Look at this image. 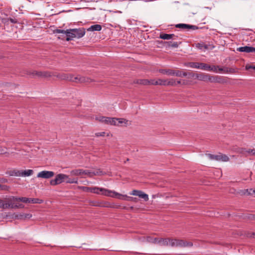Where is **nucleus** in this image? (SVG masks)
I'll list each match as a JSON object with an SVG mask.
<instances>
[{"instance_id":"603ef678","label":"nucleus","mask_w":255,"mask_h":255,"mask_svg":"<svg viewBox=\"0 0 255 255\" xmlns=\"http://www.w3.org/2000/svg\"><path fill=\"white\" fill-rule=\"evenodd\" d=\"M185 81L184 80L183 81V82L182 83V81L181 80H177L176 81V85H178V84H185Z\"/></svg>"},{"instance_id":"412c9836","label":"nucleus","mask_w":255,"mask_h":255,"mask_svg":"<svg viewBox=\"0 0 255 255\" xmlns=\"http://www.w3.org/2000/svg\"><path fill=\"white\" fill-rule=\"evenodd\" d=\"M13 200L19 201L25 203H30L31 198L27 197H16L13 196Z\"/></svg>"},{"instance_id":"ea45409f","label":"nucleus","mask_w":255,"mask_h":255,"mask_svg":"<svg viewBox=\"0 0 255 255\" xmlns=\"http://www.w3.org/2000/svg\"><path fill=\"white\" fill-rule=\"evenodd\" d=\"M206 155L209 157L210 159L218 161V159H219L218 155H214V154H210V153L207 154Z\"/></svg>"},{"instance_id":"a878e982","label":"nucleus","mask_w":255,"mask_h":255,"mask_svg":"<svg viewBox=\"0 0 255 255\" xmlns=\"http://www.w3.org/2000/svg\"><path fill=\"white\" fill-rule=\"evenodd\" d=\"M196 47L199 48V49L202 50L203 49H208L209 48L212 49L214 46L210 45H207L204 44L203 43H198L196 44Z\"/></svg>"},{"instance_id":"09e8293b","label":"nucleus","mask_w":255,"mask_h":255,"mask_svg":"<svg viewBox=\"0 0 255 255\" xmlns=\"http://www.w3.org/2000/svg\"><path fill=\"white\" fill-rule=\"evenodd\" d=\"M6 148L5 147H2L0 146V154H3L6 152Z\"/></svg>"},{"instance_id":"5fc2aeb1","label":"nucleus","mask_w":255,"mask_h":255,"mask_svg":"<svg viewBox=\"0 0 255 255\" xmlns=\"http://www.w3.org/2000/svg\"><path fill=\"white\" fill-rule=\"evenodd\" d=\"M92 205L95 206H100L99 203L94 202H92Z\"/></svg>"},{"instance_id":"1a4fd4ad","label":"nucleus","mask_w":255,"mask_h":255,"mask_svg":"<svg viewBox=\"0 0 255 255\" xmlns=\"http://www.w3.org/2000/svg\"><path fill=\"white\" fill-rule=\"evenodd\" d=\"M130 195L137 196L145 201H147L149 200L148 195L141 190H133L130 193Z\"/></svg>"},{"instance_id":"8fccbe9b","label":"nucleus","mask_w":255,"mask_h":255,"mask_svg":"<svg viewBox=\"0 0 255 255\" xmlns=\"http://www.w3.org/2000/svg\"><path fill=\"white\" fill-rule=\"evenodd\" d=\"M170 43H171V45H170V46H171V47H174V48H177V47H178V43H177V42H173V43H172V42H170Z\"/></svg>"},{"instance_id":"ddd939ff","label":"nucleus","mask_w":255,"mask_h":255,"mask_svg":"<svg viewBox=\"0 0 255 255\" xmlns=\"http://www.w3.org/2000/svg\"><path fill=\"white\" fill-rule=\"evenodd\" d=\"M175 27L181 29H185V30H189V29H192V30H195L198 28V27L195 25H190L188 24H185V23H179L175 25Z\"/></svg>"},{"instance_id":"4d7b16f0","label":"nucleus","mask_w":255,"mask_h":255,"mask_svg":"<svg viewBox=\"0 0 255 255\" xmlns=\"http://www.w3.org/2000/svg\"><path fill=\"white\" fill-rule=\"evenodd\" d=\"M1 181H2V182H7V179H3H3H2Z\"/></svg>"},{"instance_id":"bb28decb","label":"nucleus","mask_w":255,"mask_h":255,"mask_svg":"<svg viewBox=\"0 0 255 255\" xmlns=\"http://www.w3.org/2000/svg\"><path fill=\"white\" fill-rule=\"evenodd\" d=\"M102 29V26L100 24H95L91 25L89 28L87 29L88 31H100Z\"/></svg>"},{"instance_id":"dca6fc26","label":"nucleus","mask_w":255,"mask_h":255,"mask_svg":"<svg viewBox=\"0 0 255 255\" xmlns=\"http://www.w3.org/2000/svg\"><path fill=\"white\" fill-rule=\"evenodd\" d=\"M187 73L182 70L173 69V76L183 77L187 76Z\"/></svg>"},{"instance_id":"c9c22d12","label":"nucleus","mask_w":255,"mask_h":255,"mask_svg":"<svg viewBox=\"0 0 255 255\" xmlns=\"http://www.w3.org/2000/svg\"><path fill=\"white\" fill-rule=\"evenodd\" d=\"M65 182L67 183H78V180L77 179L75 178H69V176H68V178H66L65 180Z\"/></svg>"},{"instance_id":"423d86ee","label":"nucleus","mask_w":255,"mask_h":255,"mask_svg":"<svg viewBox=\"0 0 255 255\" xmlns=\"http://www.w3.org/2000/svg\"><path fill=\"white\" fill-rule=\"evenodd\" d=\"M66 178H68V175L64 174H59L56 176L54 179L50 181V184L53 186L65 182Z\"/></svg>"},{"instance_id":"2f4dec72","label":"nucleus","mask_w":255,"mask_h":255,"mask_svg":"<svg viewBox=\"0 0 255 255\" xmlns=\"http://www.w3.org/2000/svg\"><path fill=\"white\" fill-rule=\"evenodd\" d=\"M218 157H219L218 161L226 162V161H228L229 160V157L225 154H218Z\"/></svg>"},{"instance_id":"f3484780","label":"nucleus","mask_w":255,"mask_h":255,"mask_svg":"<svg viewBox=\"0 0 255 255\" xmlns=\"http://www.w3.org/2000/svg\"><path fill=\"white\" fill-rule=\"evenodd\" d=\"M31 217L32 215L31 214L20 213L15 216V219L18 220H25L26 219H29Z\"/></svg>"},{"instance_id":"473e14b6","label":"nucleus","mask_w":255,"mask_h":255,"mask_svg":"<svg viewBox=\"0 0 255 255\" xmlns=\"http://www.w3.org/2000/svg\"><path fill=\"white\" fill-rule=\"evenodd\" d=\"M136 83L138 84L143 85H149V82L148 80L147 79H139L137 80L136 81Z\"/></svg>"},{"instance_id":"4468645a","label":"nucleus","mask_w":255,"mask_h":255,"mask_svg":"<svg viewBox=\"0 0 255 255\" xmlns=\"http://www.w3.org/2000/svg\"><path fill=\"white\" fill-rule=\"evenodd\" d=\"M8 201L10 202L9 208H24V205L21 204H18V205H14V202H17L18 201L13 200V196L8 198Z\"/></svg>"},{"instance_id":"72a5a7b5","label":"nucleus","mask_w":255,"mask_h":255,"mask_svg":"<svg viewBox=\"0 0 255 255\" xmlns=\"http://www.w3.org/2000/svg\"><path fill=\"white\" fill-rule=\"evenodd\" d=\"M107 118L108 117H106L98 116L96 117L95 119L98 121L106 124V121L107 120Z\"/></svg>"},{"instance_id":"e433bc0d","label":"nucleus","mask_w":255,"mask_h":255,"mask_svg":"<svg viewBox=\"0 0 255 255\" xmlns=\"http://www.w3.org/2000/svg\"><path fill=\"white\" fill-rule=\"evenodd\" d=\"M43 200L38 198H31L30 203L41 204L43 203Z\"/></svg>"},{"instance_id":"5701e85b","label":"nucleus","mask_w":255,"mask_h":255,"mask_svg":"<svg viewBox=\"0 0 255 255\" xmlns=\"http://www.w3.org/2000/svg\"><path fill=\"white\" fill-rule=\"evenodd\" d=\"M159 72L163 74H166L168 76H173V69H162L159 70Z\"/></svg>"},{"instance_id":"7c9ffc66","label":"nucleus","mask_w":255,"mask_h":255,"mask_svg":"<svg viewBox=\"0 0 255 255\" xmlns=\"http://www.w3.org/2000/svg\"><path fill=\"white\" fill-rule=\"evenodd\" d=\"M9 175L10 176L21 177V170H18L16 169L11 170L10 171Z\"/></svg>"},{"instance_id":"2eb2a0df","label":"nucleus","mask_w":255,"mask_h":255,"mask_svg":"<svg viewBox=\"0 0 255 255\" xmlns=\"http://www.w3.org/2000/svg\"><path fill=\"white\" fill-rule=\"evenodd\" d=\"M159 37L162 39L168 40L170 39H176L177 36L174 34L162 33L160 35Z\"/></svg>"},{"instance_id":"f257e3e1","label":"nucleus","mask_w":255,"mask_h":255,"mask_svg":"<svg viewBox=\"0 0 255 255\" xmlns=\"http://www.w3.org/2000/svg\"><path fill=\"white\" fill-rule=\"evenodd\" d=\"M157 244L160 246H170L171 247H185L192 246V243L185 242L182 240L162 238H158Z\"/></svg>"},{"instance_id":"c85d7f7f","label":"nucleus","mask_w":255,"mask_h":255,"mask_svg":"<svg viewBox=\"0 0 255 255\" xmlns=\"http://www.w3.org/2000/svg\"><path fill=\"white\" fill-rule=\"evenodd\" d=\"M165 86H176V80L173 78L169 79L168 80H166Z\"/></svg>"},{"instance_id":"58836bf2","label":"nucleus","mask_w":255,"mask_h":255,"mask_svg":"<svg viewBox=\"0 0 255 255\" xmlns=\"http://www.w3.org/2000/svg\"><path fill=\"white\" fill-rule=\"evenodd\" d=\"M218 77L217 76H210L208 74L207 81L215 82L217 81Z\"/></svg>"},{"instance_id":"6ab92c4d","label":"nucleus","mask_w":255,"mask_h":255,"mask_svg":"<svg viewBox=\"0 0 255 255\" xmlns=\"http://www.w3.org/2000/svg\"><path fill=\"white\" fill-rule=\"evenodd\" d=\"M57 77L61 80H66L70 81V78H72L71 74L62 73L59 74Z\"/></svg>"},{"instance_id":"37998d69","label":"nucleus","mask_w":255,"mask_h":255,"mask_svg":"<svg viewBox=\"0 0 255 255\" xmlns=\"http://www.w3.org/2000/svg\"><path fill=\"white\" fill-rule=\"evenodd\" d=\"M246 152L248 155H255V149H248V150H246Z\"/></svg>"},{"instance_id":"13d9d810","label":"nucleus","mask_w":255,"mask_h":255,"mask_svg":"<svg viewBox=\"0 0 255 255\" xmlns=\"http://www.w3.org/2000/svg\"><path fill=\"white\" fill-rule=\"evenodd\" d=\"M129 160V159L128 158H127V160H126V161H128Z\"/></svg>"},{"instance_id":"39448f33","label":"nucleus","mask_w":255,"mask_h":255,"mask_svg":"<svg viewBox=\"0 0 255 255\" xmlns=\"http://www.w3.org/2000/svg\"><path fill=\"white\" fill-rule=\"evenodd\" d=\"M184 65L190 68L200 69L203 70H207V68H209L208 64L199 62H188L185 63Z\"/></svg>"},{"instance_id":"de8ad7c7","label":"nucleus","mask_w":255,"mask_h":255,"mask_svg":"<svg viewBox=\"0 0 255 255\" xmlns=\"http://www.w3.org/2000/svg\"><path fill=\"white\" fill-rule=\"evenodd\" d=\"M246 69L247 70L253 69L255 71V65H246Z\"/></svg>"},{"instance_id":"c756f323","label":"nucleus","mask_w":255,"mask_h":255,"mask_svg":"<svg viewBox=\"0 0 255 255\" xmlns=\"http://www.w3.org/2000/svg\"><path fill=\"white\" fill-rule=\"evenodd\" d=\"M117 125L116 126H120L122 124L128 125V121L124 118H117Z\"/></svg>"},{"instance_id":"6e6552de","label":"nucleus","mask_w":255,"mask_h":255,"mask_svg":"<svg viewBox=\"0 0 255 255\" xmlns=\"http://www.w3.org/2000/svg\"><path fill=\"white\" fill-rule=\"evenodd\" d=\"M91 193L108 196V195H109L108 194V193H109V190L104 188L94 187L92 188Z\"/></svg>"},{"instance_id":"49530a36","label":"nucleus","mask_w":255,"mask_h":255,"mask_svg":"<svg viewBox=\"0 0 255 255\" xmlns=\"http://www.w3.org/2000/svg\"><path fill=\"white\" fill-rule=\"evenodd\" d=\"M106 133L105 132H97L95 133V135L97 137H99V136H105Z\"/></svg>"},{"instance_id":"4be33fe9","label":"nucleus","mask_w":255,"mask_h":255,"mask_svg":"<svg viewBox=\"0 0 255 255\" xmlns=\"http://www.w3.org/2000/svg\"><path fill=\"white\" fill-rule=\"evenodd\" d=\"M10 202L8 201L7 199L6 202H4L3 200L0 199V208L1 209H8L9 208Z\"/></svg>"},{"instance_id":"9b49d317","label":"nucleus","mask_w":255,"mask_h":255,"mask_svg":"<svg viewBox=\"0 0 255 255\" xmlns=\"http://www.w3.org/2000/svg\"><path fill=\"white\" fill-rule=\"evenodd\" d=\"M54 175V173L51 171H42L39 172L37 175L38 178H42L44 179H48Z\"/></svg>"},{"instance_id":"864d4df0","label":"nucleus","mask_w":255,"mask_h":255,"mask_svg":"<svg viewBox=\"0 0 255 255\" xmlns=\"http://www.w3.org/2000/svg\"><path fill=\"white\" fill-rule=\"evenodd\" d=\"M156 81L155 80H149V85H154V83H155V82Z\"/></svg>"},{"instance_id":"f8f14e48","label":"nucleus","mask_w":255,"mask_h":255,"mask_svg":"<svg viewBox=\"0 0 255 255\" xmlns=\"http://www.w3.org/2000/svg\"><path fill=\"white\" fill-rule=\"evenodd\" d=\"M109 195H108V197H113V198H117L121 200H127L128 196L126 195H122L121 194H120L118 192H116L115 191L110 190H109V193H108Z\"/></svg>"},{"instance_id":"9d476101","label":"nucleus","mask_w":255,"mask_h":255,"mask_svg":"<svg viewBox=\"0 0 255 255\" xmlns=\"http://www.w3.org/2000/svg\"><path fill=\"white\" fill-rule=\"evenodd\" d=\"M72 78H70V81L75 82V83H86L89 82L90 79L85 77H82L80 75H77L74 77V75L71 74Z\"/></svg>"},{"instance_id":"a19ab883","label":"nucleus","mask_w":255,"mask_h":255,"mask_svg":"<svg viewBox=\"0 0 255 255\" xmlns=\"http://www.w3.org/2000/svg\"><path fill=\"white\" fill-rule=\"evenodd\" d=\"M246 150H248V149L244 148H239L238 150V153L242 154L246 156H248L247 153L246 152Z\"/></svg>"},{"instance_id":"cd10ccee","label":"nucleus","mask_w":255,"mask_h":255,"mask_svg":"<svg viewBox=\"0 0 255 255\" xmlns=\"http://www.w3.org/2000/svg\"><path fill=\"white\" fill-rule=\"evenodd\" d=\"M21 177H28L32 175L33 171L32 169H28L25 170H21Z\"/></svg>"},{"instance_id":"393cba45","label":"nucleus","mask_w":255,"mask_h":255,"mask_svg":"<svg viewBox=\"0 0 255 255\" xmlns=\"http://www.w3.org/2000/svg\"><path fill=\"white\" fill-rule=\"evenodd\" d=\"M106 124L116 126L117 125V120L116 118L108 117L106 121Z\"/></svg>"},{"instance_id":"7ed1b4c3","label":"nucleus","mask_w":255,"mask_h":255,"mask_svg":"<svg viewBox=\"0 0 255 255\" xmlns=\"http://www.w3.org/2000/svg\"><path fill=\"white\" fill-rule=\"evenodd\" d=\"M72 175L78 176L81 175H87L90 177H92L95 175H103L106 173L101 170L100 169H97L94 170H83L81 169H74L71 171Z\"/></svg>"},{"instance_id":"3c124183","label":"nucleus","mask_w":255,"mask_h":255,"mask_svg":"<svg viewBox=\"0 0 255 255\" xmlns=\"http://www.w3.org/2000/svg\"><path fill=\"white\" fill-rule=\"evenodd\" d=\"M8 21H9L11 23H17V20L15 18H9L8 19Z\"/></svg>"},{"instance_id":"bf43d9fd","label":"nucleus","mask_w":255,"mask_h":255,"mask_svg":"<svg viewBox=\"0 0 255 255\" xmlns=\"http://www.w3.org/2000/svg\"><path fill=\"white\" fill-rule=\"evenodd\" d=\"M14 205H18V204H16L14 203Z\"/></svg>"},{"instance_id":"0eeeda50","label":"nucleus","mask_w":255,"mask_h":255,"mask_svg":"<svg viewBox=\"0 0 255 255\" xmlns=\"http://www.w3.org/2000/svg\"><path fill=\"white\" fill-rule=\"evenodd\" d=\"M27 74L31 76V77H49L51 76V74L50 72H46V71H29L27 72Z\"/></svg>"},{"instance_id":"20e7f679","label":"nucleus","mask_w":255,"mask_h":255,"mask_svg":"<svg viewBox=\"0 0 255 255\" xmlns=\"http://www.w3.org/2000/svg\"><path fill=\"white\" fill-rule=\"evenodd\" d=\"M209 68H207V71H213L215 73H233V70L232 69H229L227 67H220L219 66H210L208 65Z\"/></svg>"},{"instance_id":"c03bdc74","label":"nucleus","mask_w":255,"mask_h":255,"mask_svg":"<svg viewBox=\"0 0 255 255\" xmlns=\"http://www.w3.org/2000/svg\"><path fill=\"white\" fill-rule=\"evenodd\" d=\"M9 188V187L6 185L0 184V190L7 191L8 190Z\"/></svg>"},{"instance_id":"f704fd0d","label":"nucleus","mask_w":255,"mask_h":255,"mask_svg":"<svg viewBox=\"0 0 255 255\" xmlns=\"http://www.w3.org/2000/svg\"><path fill=\"white\" fill-rule=\"evenodd\" d=\"M166 82V80H163L161 79H159L154 83V85H163L165 86V84Z\"/></svg>"},{"instance_id":"79ce46f5","label":"nucleus","mask_w":255,"mask_h":255,"mask_svg":"<svg viewBox=\"0 0 255 255\" xmlns=\"http://www.w3.org/2000/svg\"><path fill=\"white\" fill-rule=\"evenodd\" d=\"M78 188L85 192H91L92 187H89L86 186H79Z\"/></svg>"},{"instance_id":"4c0bfd02","label":"nucleus","mask_w":255,"mask_h":255,"mask_svg":"<svg viewBox=\"0 0 255 255\" xmlns=\"http://www.w3.org/2000/svg\"><path fill=\"white\" fill-rule=\"evenodd\" d=\"M243 193L244 194H248V195H253L255 194V189H246L243 191Z\"/></svg>"},{"instance_id":"aec40b11","label":"nucleus","mask_w":255,"mask_h":255,"mask_svg":"<svg viewBox=\"0 0 255 255\" xmlns=\"http://www.w3.org/2000/svg\"><path fill=\"white\" fill-rule=\"evenodd\" d=\"M158 238H153L151 236H147L144 238V240L148 243L157 244Z\"/></svg>"},{"instance_id":"b1692460","label":"nucleus","mask_w":255,"mask_h":255,"mask_svg":"<svg viewBox=\"0 0 255 255\" xmlns=\"http://www.w3.org/2000/svg\"><path fill=\"white\" fill-rule=\"evenodd\" d=\"M196 77L199 80L207 82L208 74L204 73L197 74Z\"/></svg>"},{"instance_id":"a18cd8bd","label":"nucleus","mask_w":255,"mask_h":255,"mask_svg":"<svg viewBox=\"0 0 255 255\" xmlns=\"http://www.w3.org/2000/svg\"><path fill=\"white\" fill-rule=\"evenodd\" d=\"M127 200L133 201V202H137V199L136 198H134V197H128V196Z\"/></svg>"},{"instance_id":"f03ea898","label":"nucleus","mask_w":255,"mask_h":255,"mask_svg":"<svg viewBox=\"0 0 255 255\" xmlns=\"http://www.w3.org/2000/svg\"><path fill=\"white\" fill-rule=\"evenodd\" d=\"M55 33H62L66 35V40L70 41L74 38H80L85 34L84 28L69 29L66 30L57 29L54 30Z\"/></svg>"},{"instance_id":"6e6d98bb","label":"nucleus","mask_w":255,"mask_h":255,"mask_svg":"<svg viewBox=\"0 0 255 255\" xmlns=\"http://www.w3.org/2000/svg\"><path fill=\"white\" fill-rule=\"evenodd\" d=\"M252 52L255 53V47H252Z\"/></svg>"},{"instance_id":"a211bd4d","label":"nucleus","mask_w":255,"mask_h":255,"mask_svg":"<svg viewBox=\"0 0 255 255\" xmlns=\"http://www.w3.org/2000/svg\"><path fill=\"white\" fill-rule=\"evenodd\" d=\"M252 47L251 46H245L243 47H240L237 48V51L242 52H246V53H251L252 52Z\"/></svg>"}]
</instances>
